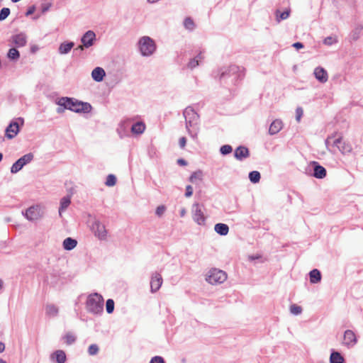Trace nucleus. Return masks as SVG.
<instances>
[{"instance_id":"1","label":"nucleus","mask_w":363,"mask_h":363,"mask_svg":"<svg viewBox=\"0 0 363 363\" xmlns=\"http://www.w3.org/2000/svg\"><path fill=\"white\" fill-rule=\"evenodd\" d=\"M183 115L186 121V128L189 135L194 140H196L199 131V116L191 106H188L184 109Z\"/></svg>"},{"instance_id":"2","label":"nucleus","mask_w":363,"mask_h":363,"mask_svg":"<svg viewBox=\"0 0 363 363\" xmlns=\"http://www.w3.org/2000/svg\"><path fill=\"white\" fill-rule=\"evenodd\" d=\"M245 69L235 65L229 67H222L218 71L220 80L230 79L233 84L235 83L240 78L244 76Z\"/></svg>"},{"instance_id":"3","label":"nucleus","mask_w":363,"mask_h":363,"mask_svg":"<svg viewBox=\"0 0 363 363\" xmlns=\"http://www.w3.org/2000/svg\"><path fill=\"white\" fill-rule=\"evenodd\" d=\"M104 298L98 293L88 296L86 308L89 313L94 315H101L104 311Z\"/></svg>"},{"instance_id":"4","label":"nucleus","mask_w":363,"mask_h":363,"mask_svg":"<svg viewBox=\"0 0 363 363\" xmlns=\"http://www.w3.org/2000/svg\"><path fill=\"white\" fill-rule=\"evenodd\" d=\"M138 47L141 55L144 57L152 55L156 50L154 40L149 36H143L138 41Z\"/></svg>"},{"instance_id":"5","label":"nucleus","mask_w":363,"mask_h":363,"mask_svg":"<svg viewBox=\"0 0 363 363\" xmlns=\"http://www.w3.org/2000/svg\"><path fill=\"white\" fill-rule=\"evenodd\" d=\"M227 279V274L220 269H211L206 276V281L210 284H220L223 283Z\"/></svg>"},{"instance_id":"6","label":"nucleus","mask_w":363,"mask_h":363,"mask_svg":"<svg viewBox=\"0 0 363 363\" xmlns=\"http://www.w3.org/2000/svg\"><path fill=\"white\" fill-rule=\"evenodd\" d=\"M33 159V155L32 153H28L24 155L23 157L19 158L15 162L11 168V172L13 174L19 172L26 164L30 163Z\"/></svg>"},{"instance_id":"7","label":"nucleus","mask_w":363,"mask_h":363,"mask_svg":"<svg viewBox=\"0 0 363 363\" xmlns=\"http://www.w3.org/2000/svg\"><path fill=\"white\" fill-rule=\"evenodd\" d=\"M91 230L94 235L100 240H105L107 238V230L105 225L99 220H95L91 226Z\"/></svg>"},{"instance_id":"8","label":"nucleus","mask_w":363,"mask_h":363,"mask_svg":"<svg viewBox=\"0 0 363 363\" xmlns=\"http://www.w3.org/2000/svg\"><path fill=\"white\" fill-rule=\"evenodd\" d=\"M25 217L30 221H35L43 217V213L38 206H33L28 208L25 213Z\"/></svg>"},{"instance_id":"9","label":"nucleus","mask_w":363,"mask_h":363,"mask_svg":"<svg viewBox=\"0 0 363 363\" xmlns=\"http://www.w3.org/2000/svg\"><path fill=\"white\" fill-rule=\"evenodd\" d=\"M192 218L198 225H201L205 223L206 218L199 203H194L192 206Z\"/></svg>"},{"instance_id":"10","label":"nucleus","mask_w":363,"mask_h":363,"mask_svg":"<svg viewBox=\"0 0 363 363\" xmlns=\"http://www.w3.org/2000/svg\"><path fill=\"white\" fill-rule=\"evenodd\" d=\"M96 40V34L93 30H87L81 38V43L86 48L93 46Z\"/></svg>"},{"instance_id":"11","label":"nucleus","mask_w":363,"mask_h":363,"mask_svg":"<svg viewBox=\"0 0 363 363\" xmlns=\"http://www.w3.org/2000/svg\"><path fill=\"white\" fill-rule=\"evenodd\" d=\"M331 145L333 146V147H337V149L342 154L349 153L352 150V146L349 143H346L345 141H342V137H339V138L335 139L332 142V145Z\"/></svg>"},{"instance_id":"12","label":"nucleus","mask_w":363,"mask_h":363,"mask_svg":"<svg viewBox=\"0 0 363 363\" xmlns=\"http://www.w3.org/2000/svg\"><path fill=\"white\" fill-rule=\"evenodd\" d=\"M92 109L91 105L87 102H83L75 99L73 111L75 113H88Z\"/></svg>"},{"instance_id":"13","label":"nucleus","mask_w":363,"mask_h":363,"mask_svg":"<svg viewBox=\"0 0 363 363\" xmlns=\"http://www.w3.org/2000/svg\"><path fill=\"white\" fill-rule=\"evenodd\" d=\"M162 284V278L160 274L155 272L152 274L150 281L151 292L155 293L160 289Z\"/></svg>"},{"instance_id":"14","label":"nucleus","mask_w":363,"mask_h":363,"mask_svg":"<svg viewBox=\"0 0 363 363\" xmlns=\"http://www.w3.org/2000/svg\"><path fill=\"white\" fill-rule=\"evenodd\" d=\"M10 41L18 48L24 47L27 43V36L23 33H20L11 36Z\"/></svg>"},{"instance_id":"15","label":"nucleus","mask_w":363,"mask_h":363,"mask_svg":"<svg viewBox=\"0 0 363 363\" xmlns=\"http://www.w3.org/2000/svg\"><path fill=\"white\" fill-rule=\"evenodd\" d=\"M357 343V337L351 330H347L344 333L342 344L347 347H352Z\"/></svg>"},{"instance_id":"16","label":"nucleus","mask_w":363,"mask_h":363,"mask_svg":"<svg viewBox=\"0 0 363 363\" xmlns=\"http://www.w3.org/2000/svg\"><path fill=\"white\" fill-rule=\"evenodd\" d=\"M75 99L69 97H61L56 101V104L64 108L73 111Z\"/></svg>"},{"instance_id":"17","label":"nucleus","mask_w":363,"mask_h":363,"mask_svg":"<svg viewBox=\"0 0 363 363\" xmlns=\"http://www.w3.org/2000/svg\"><path fill=\"white\" fill-rule=\"evenodd\" d=\"M19 132V125L16 121H12L6 128L5 135L9 139H13Z\"/></svg>"},{"instance_id":"18","label":"nucleus","mask_w":363,"mask_h":363,"mask_svg":"<svg viewBox=\"0 0 363 363\" xmlns=\"http://www.w3.org/2000/svg\"><path fill=\"white\" fill-rule=\"evenodd\" d=\"M313 74L315 79L321 83H325L328 79L327 71L321 67L315 68Z\"/></svg>"},{"instance_id":"19","label":"nucleus","mask_w":363,"mask_h":363,"mask_svg":"<svg viewBox=\"0 0 363 363\" xmlns=\"http://www.w3.org/2000/svg\"><path fill=\"white\" fill-rule=\"evenodd\" d=\"M234 156L238 160L242 161L250 156L249 150L246 147L239 146L235 149Z\"/></svg>"},{"instance_id":"20","label":"nucleus","mask_w":363,"mask_h":363,"mask_svg":"<svg viewBox=\"0 0 363 363\" xmlns=\"http://www.w3.org/2000/svg\"><path fill=\"white\" fill-rule=\"evenodd\" d=\"M283 128V123L280 119L272 121L269 128V134L271 135L278 133Z\"/></svg>"},{"instance_id":"21","label":"nucleus","mask_w":363,"mask_h":363,"mask_svg":"<svg viewBox=\"0 0 363 363\" xmlns=\"http://www.w3.org/2000/svg\"><path fill=\"white\" fill-rule=\"evenodd\" d=\"M105 75H106V73H105L104 69L99 67L94 68L91 72L92 79L97 82H100L103 81Z\"/></svg>"},{"instance_id":"22","label":"nucleus","mask_w":363,"mask_h":363,"mask_svg":"<svg viewBox=\"0 0 363 363\" xmlns=\"http://www.w3.org/2000/svg\"><path fill=\"white\" fill-rule=\"evenodd\" d=\"M314 166L313 177L318 179H323L326 176V169L318 164L316 162H313Z\"/></svg>"},{"instance_id":"23","label":"nucleus","mask_w":363,"mask_h":363,"mask_svg":"<svg viewBox=\"0 0 363 363\" xmlns=\"http://www.w3.org/2000/svg\"><path fill=\"white\" fill-rule=\"evenodd\" d=\"M74 46V43L73 42H64L60 45L58 52L60 55H66L70 52Z\"/></svg>"},{"instance_id":"24","label":"nucleus","mask_w":363,"mask_h":363,"mask_svg":"<svg viewBox=\"0 0 363 363\" xmlns=\"http://www.w3.org/2000/svg\"><path fill=\"white\" fill-rule=\"evenodd\" d=\"M310 282L311 284H318L321 281V273L317 269H314L309 272Z\"/></svg>"},{"instance_id":"25","label":"nucleus","mask_w":363,"mask_h":363,"mask_svg":"<svg viewBox=\"0 0 363 363\" xmlns=\"http://www.w3.org/2000/svg\"><path fill=\"white\" fill-rule=\"evenodd\" d=\"M59 313V308L54 304L50 303L45 306V314L50 317H55Z\"/></svg>"},{"instance_id":"26","label":"nucleus","mask_w":363,"mask_h":363,"mask_svg":"<svg viewBox=\"0 0 363 363\" xmlns=\"http://www.w3.org/2000/svg\"><path fill=\"white\" fill-rule=\"evenodd\" d=\"M77 245V241L72 238H67L64 240L62 246L66 250H73Z\"/></svg>"},{"instance_id":"27","label":"nucleus","mask_w":363,"mask_h":363,"mask_svg":"<svg viewBox=\"0 0 363 363\" xmlns=\"http://www.w3.org/2000/svg\"><path fill=\"white\" fill-rule=\"evenodd\" d=\"M214 230L220 235H226L229 232V227L225 223H217L214 226Z\"/></svg>"},{"instance_id":"28","label":"nucleus","mask_w":363,"mask_h":363,"mask_svg":"<svg viewBox=\"0 0 363 363\" xmlns=\"http://www.w3.org/2000/svg\"><path fill=\"white\" fill-rule=\"evenodd\" d=\"M145 130V125L143 122L139 121L134 123L131 127V132L133 134H142Z\"/></svg>"},{"instance_id":"29","label":"nucleus","mask_w":363,"mask_h":363,"mask_svg":"<svg viewBox=\"0 0 363 363\" xmlns=\"http://www.w3.org/2000/svg\"><path fill=\"white\" fill-rule=\"evenodd\" d=\"M52 358L55 359L57 363H65L66 361V354L62 350H57L52 354Z\"/></svg>"},{"instance_id":"30","label":"nucleus","mask_w":363,"mask_h":363,"mask_svg":"<svg viewBox=\"0 0 363 363\" xmlns=\"http://www.w3.org/2000/svg\"><path fill=\"white\" fill-rule=\"evenodd\" d=\"M330 363H343L344 358L340 352L333 351L330 354Z\"/></svg>"},{"instance_id":"31","label":"nucleus","mask_w":363,"mask_h":363,"mask_svg":"<svg viewBox=\"0 0 363 363\" xmlns=\"http://www.w3.org/2000/svg\"><path fill=\"white\" fill-rule=\"evenodd\" d=\"M7 57L10 60L17 61L20 58V52L16 48H11L8 51Z\"/></svg>"},{"instance_id":"32","label":"nucleus","mask_w":363,"mask_h":363,"mask_svg":"<svg viewBox=\"0 0 363 363\" xmlns=\"http://www.w3.org/2000/svg\"><path fill=\"white\" fill-rule=\"evenodd\" d=\"M203 57L201 53H199L198 55H196L194 58L191 59L189 62L188 63V67L189 69H194L196 67L199 62L203 60Z\"/></svg>"},{"instance_id":"33","label":"nucleus","mask_w":363,"mask_h":363,"mask_svg":"<svg viewBox=\"0 0 363 363\" xmlns=\"http://www.w3.org/2000/svg\"><path fill=\"white\" fill-rule=\"evenodd\" d=\"M70 198L69 196L63 197L60 201V207L59 208V213L61 214V212L65 211L70 204Z\"/></svg>"},{"instance_id":"34","label":"nucleus","mask_w":363,"mask_h":363,"mask_svg":"<svg viewBox=\"0 0 363 363\" xmlns=\"http://www.w3.org/2000/svg\"><path fill=\"white\" fill-rule=\"evenodd\" d=\"M261 175L258 171H252L249 173V179L252 183H258L260 180Z\"/></svg>"},{"instance_id":"35","label":"nucleus","mask_w":363,"mask_h":363,"mask_svg":"<svg viewBox=\"0 0 363 363\" xmlns=\"http://www.w3.org/2000/svg\"><path fill=\"white\" fill-rule=\"evenodd\" d=\"M202 172L198 171L191 174L189 177V182L191 183H194L196 179L201 180L202 179Z\"/></svg>"},{"instance_id":"36","label":"nucleus","mask_w":363,"mask_h":363,"mask_svg":"<svg viewBox=\"0 0 363 363\" xmlns=\"http://www.w3.org/2000/svg\"><path fill=\"white\" fill-rule=\"evenodd\" d=\"M290 312L293 315H298L301 313L302 308L296 304H292L290 306Z\"/></svg>"},{"instance_id":"37","label":"nucleus","mask_w":363,"mask_h":363,"mask_svg":"<svg viewBox=\"0 0 363 363\" xmlns=\"http://www.w3.org/2000/svg\"><path fill=\"white\" fill-rule=\"evenodd\" d=\"M184 26L186 29L189 30H192L194 28V23L193 20L189 17L185 18L184 21Z\"/></svg>"},{"instance_id":"38","label":"nucleus","mask_w":363,"mask_h":363,"mask_svg":"<svg viewBox=\"0 0 363 363\" xmlns=\"http://www.w3.org/2000/svg\"><path fill=\"white\" fill-rule=\"evenodd\" d=\"M116 183V177L113 174L108 175L106 178V181L105 182L106 185L108 186H113Z\"/></svg>"},{"instance_id":"39","label":"nucleus","mask_w":363,"mask_h":363,"mask_svg":"<svg viewBox=\"0 0 363 363\" xmlns=\"http://www.w3.org/2000/svg\"><path fill=\"white\" fill-rule=\"evenodd\" d=\"M337 43V38L336 37H333V36H328V37L325 38L323 40V43L328 46L332 45Z\"/></svg>"},{"instance_id":"40","label":"nucleus","mask_w":363,"mask_h":363,"mask_svg":"<svg viewBox=\"0 0 363 363\" xmlns=\"http://www.w3.org/2000/svg\"><path fill=\"white\" fill-rule=\"evenodd\" d=\"M106 309L108 313H112L114 310V301L112 299H108L106 303Z\"/></svg>"},{"instance_id":"41","label":"nucleus","mask_w":363,"mask_h":363,"mask_svg":"<svg viewBox=\"0 0 363 363\" xmlns=\"http://www.w3.org/2000/svg\"><path fill=\"white\" fill-rule=\"evenodd\" d=\"M232 151L233 148L230 145H224L220 148V152L223 155L230 154Z\"/></svg>"},{"instance_id":"42","label":"nucleus","mask_w":363,"mask_h":363,"mask_svg":"<svg viewBox=\"0 0 363 363\" xmlns=\"http://www.w3.org/2000/svg\"><path fill=\"white\" fill-rule=\"evenodd\" d=\"M10 9L9 8H3L0 11V21L5 20L10 14Z\"/></svg>"},{"instance_id":"43","label":"nucleus","mask_w":363,"mask_h":363,"mask_svg":"<svg viewBox=\"0 0 363 363\" xmlns=\"http://www.w3.org/2000/svg\"><path fill=\"white\" fill-rule=\"evenodd\" d=\"M67 345H72L76 340V337L72 333H67L64 337Z\"/></svg>"},{"instance_id":"44","label":"nucleus","mask_w":363,"mask_h":363,"mask_svg":"<svg viewBox=\"0 0 363 363\" xmlns=\"http://www.w3.org/2000/svg\"><path fill=\"white\" fill-rule=\"evenodd\" d=\"M88 352L90 355H95L99 352V347L96 344L91 345L88 348Z\"/></svg>"},{"instance_id":"45","label":"nucleus","mask_w":363,"mask_h":363,"mask_svg":"<svg viewBox=\"0 0 363 363\" xmlns=\"http://www.w3.org/2000/svg\"><path fill=\"white\" fill-rule=\"evenodd\" d=\"M166 211V207L163 205L157 207L155 213L158 216H162Z\"/></svg>"},{"instance_id":"46","label":"nucleus","mask_w":363,"mask_h":363,"mask_svg":"<svg viewBox=\"0 0 363 363\" xmlns=\"http://www.w3.org/2000/svg\"><path fill=\"white\" fill-rule=\"evenodd\" d=\"M289 11H285L280 13L279 16L277 17V20L278 22H279L281 20H285L289 18Z\"/></svg>"},{"instance_id":"47","label":"nucleus","mask_w":363,"mask_h":363,"mask_svg":"<svg viewBox=\"0 0 363 363\" xmlns=\"http://www.w3.org/2000/svg\"><path fill=\"white\" fill-rule=\"evenodd\" d=\"M303 114V111L302 108H301V107L296 108V120L298 122H300Z\"/></svg>"},{"instance_id":"48","label":"nucleus","mask_w":363,"mask_h":363,"mask_svg":"<svg viewBox=\"0 0 363 363\" xmlns=\"http://www.w3.org/2000/svg\"><path fill=\"white\" fill-rule=\"evenodd\" d=\"M150 363H165L164 359L160 356H155L152 357Z\"/></svg>"},{"instance_id":"49","label":"nucleus","mask_w":363,"mask_h":363,"mask_svg":"<svg viewBox=\"0 0 363 363\" xmlns=\"http://www.w3.org/2000/svg\"><path fill=\"white\" fill-rule=\"evenodd\" d=\"M193 194V188L191 185H187L186 186V192H185V196L186 197H190Z\"/></svg>"},{"instance_id":"50","label":"nucleus","mask_w":363,"mask_h":363,"mask_svg":"<svg viewBox=\"0 0 363 363\" xmlns=\"http://www.w3.org/2000/svg\"><path fill=\"white\" fill-rule=\"evenodd\" d=\"M362 28H357L355 30H354L351 34V38L353 40H357L359 38V33L360 32Z\"/></svg>"},{"instance_id":"51","label":"nucleus","mask_w":363,"mask_h":363,"mask_svg":"<svg viewBox=\"0 0 363 363\" xmlns=\"http://www.w3.org/2000/svg\"><path fill=\"white\" fill-rule=\"evenodd\" d=\"M186 139L185 137H182L180 139H179V147L183 149L184 148L185 145H186Z\"/></svg>"},{"instance_id":"52","label":"nucleus","mask_w":363,"mask_h":363,"mask_svg":"<svg viewBox=\"0 0 363 363\" xmlns=\"http://www.w3.org/2000/svg\"><path fill=\"white\" fill-rule=\"evenodd\" d=\"M292 46L296 49H301L303 48V44L300 42L294 43Z\"/></svg>"},{"instance_id":"53","label":"nucleus","mask_w":363,"mask_h":363,"mask_svg":"<svg viewBox=\"0 0 363 363\" xmlns=\"http://www.w3.org/2000/svg\"><path fill=\"white\" fill-rule=\"evenodd\" d=\"M334 136L333 135H331V136H329L326 140H325V145L327 147L328 149H329V146L330 145V143H331V140L333 139Z\"/></svg>"},{"instance_id":"54","label":"nucleus","mask_w":363,"mask_h":363,"mask_svg":"<svg viewBox=\"0 0 363 363\" xmlns=\"http://www.w3.org/2000/svg\"><path fill=\"white\" fill-rule=\"evenodd\" d=\"M124 125H125V122L121 123L120 125H119V128L117 130V131H118V134L120 135L121 138L123 137V134L121 133V129L124 127Z\"/></svg>"},{"instance_id":"55","label":"nucleus","mask_w":363,"mask_h":363,"mask_svg":"<svg viewBox=\"0 0 363 363\" xmlns=\"http://www.w3.org/2000/svg\"><path fill=\"white\" fill-rule=\"evenodd\" d=\"M34 11H35V6H33L28 9V11L26 13V16H30V15L33 14L34 13Z\"/></svg>"},{"instance_id":"56","label":"nucleus","mask_w":363,"mask_h":363,"mask_svg":"<svg viewBox=\"0 0 363 363\" xmlns=\"http://www.w3.org/2000/svg\"><path fill=\"white\" fill-rule=\"evenodd\" d=\"M177 163H178L179 164H180V165H183V166H185V165H186V164H187L186 161L185 160H184V159H179V160H177Z\"/></svg>"},{"instance_id":"57","label":"nucleus","mask_w":363,"mask_h":363,"mask_svg":"<svg viewBox=\"0 0 363 363\" xmlns=\"http://www.w3.org/2000/svg\"><path fill=\"white\" fill-rule=\"evenodd\" d=\"M261 257L260 255H250L249 256V259L250 260H255V259H259Z\"/></svg>"},{"instance_id":"58","label":"nucleus","mask_w":363,"mask_h":363,"mask_svg":"<svg viewBox=\"0 0 363 363\" xmlns=\"http://www.w3.org/2000/svg\"><path fill=\"white\" fill-rule=\"evenodd\" d=\"M65 108L63 106H60L57 108L56 111L57 113H62Z\"/></svg>"},{"instance_id":"59","label":"nucleus","mask_w":363,"mask_h":363,"mask_svg":"<svg viewBox=\"0 0 363 363\" xmlns=\"http://www.w3.org/2000/svg\"><path fill=\"white\" fill-rule=\"evenodd\" d=\"M85 48H86V47H83V44L82 43V45H79V46L75 49V50H80V51H83Z\"/></svg>"},{"instance_id":"60","label":"nucleus","mask_w":363,"mask_h":363,"mask_svg":"<svg viewBox=\"0 0 363 363\" xmlns=\"http://www.w3.org/2000/svg\"><path fill=\"white\" fill-rule=\"evenodd\" d=\"M5 350V345L3 342H0V352H4Z\"/></svg>"},{"instance_id":"61","label":"nucleus","mask_w":363,"mask_h":363,"mask_svg":"<svg viewBox=\"0 0 363 363\" xmlns=\"http://www.w3.org/2000/svg\"><path fill=\"white\" fill-rule=\"evenodd\" d=\"M185 213H186L185 209H182L180 212V215L182 217H183L185 215Z\"/></svg>"},{"instance_id":"62","label":"nucleus","mask_w":363,"mask_h":363,"mask_svg":"<svg viewBox=\"0 0 363 363\" xmlns=\"http://www.w3.org/2000/svg\"><path fill=\"white\" fill-rule=\"evenodd\" d=\"M3 286V281L1 279H0V289L2 288Z\"/></svg>"},{"instance_id":"63","label":"nucleus","mask_w":363,"mask_h":363,"mask_svg":"<svg viewBox=\"0 0 363 363\" xmlns=\"http://www.w3.org/2000/svg\"><path fill=\"white\" fill-rule=\"evenodd\" d=\"M48 10V6L43 8V11L45 12Z\"/></svg>"},{"instance_id":"64","label":"nucleus","mask_w":363,"mask_h":363,"mask_svg":"<svg viewBox=\"0 0 363 363\" xmlns=\"http://www.w3.org/2000/svg\"><path fill=\"white\" fill-rule=\"evenodd\" d=\"M0 363H6V361L0 358Z\"/></svg>"}]
</instances>
